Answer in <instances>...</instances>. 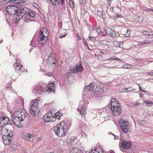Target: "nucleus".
<instances>
[{
	"label": "nucleus",
	"mask_w": 153,
	"mask_h": 153,
	"mask_svg": "<svg viewBox=\"0 0 153 153\" xmlns=\"http://www.w3.org/2000/svg\"><path fill=\"white\" fill-rule=\"evenodd\" d=\"M39 101V100L35 99L33 100L32 102L33 103L31 105L30 109V112L31 114L34 117L37 115V114L39 111L38 110Z\"/></svg>",
	"instance_id": "obj_1"
},
{
	"label": "nucleus",
	"mask_w": 153,
	"mask_h": 153,
	"mask_svg": "<svg viewBox=\"0 0 153 153\" xmlns=\"http://www.w3.org/2000/svg\"><path fill=\"white\" fill-rule=\"evenodd\" d=\"M27 114V111L25 109H19L15 111L13 116L14 118L17 117L24 120Z\"/></svg>",
	"instance_id": "obj_2"
},
{
	"label": "nucleus",
	"mask_w": 153,
	"mask_h": 153,
	"mask_svg": "<svg viewBox=\"0 0 153 153\" xmlns=\"http://www.w3.org/2000/svg\"><path fill=\"white\" fill-rule=\"evenodd\" d=\"M119 122L121 124L120 127L123 133H126L130 131V123L128 122L120 119Z\"/></svg>",
	"instance_id": "obj_3"
},
{
	"label": "nucleus",
	"mask_w": 153,
	"mask_h": 153,
	"mask_svg": "<svg viewBox=\"0 0 153 153\" xmlns=\"http://www.w3.org/2000/svg\"><path fill=\"white\" fill-rule=\"evenodd\" d=\"M46 85L43 83L40 84L35 86L33 91L37 95H41L45 91Z\"/></svg>",
	"instance_id": "obj_4"
},
{
	"label": "nucleus",
	"mask_w": 153,
	"mask_h": 153,
	"mask_svg": "<svg viewBox=\"0 0 153 153\" xmlns=\"http://www.w3.org/2000/svg\"><path fill=\"white\" fill-rule=\"evenodd\" d=\"M53 130L55 134L59 137H62L66 135V133L65 131L62 129L59 125L56 124L53 128Z\"/></svg>",
	"instance_id": "obj_5"
},
{
	"label": "nucleus",
	"mask_w": 153,
	"mask_h": 153,
	"mask_svg": "<svg viewBox=\"0 0 153 153\" xmlns=\"http://www.w3.org/2000/svg\"><path fill=\"white\" fill-rule=\"evenodd\" d=\"M9 133V135L6 136H4L2 137L3 142L6 145H8L10 143L12 139V137L13 135V133L12 131H10Z\"/></svg>",
	"instance_id": "obj_6"
},
{
	"label": "nucleus",
	"mask_w": 153,
	"mask_h": 153,
	"mask_svg": "<svg viewBox=\"0 0 153 153\" xmlns=\"http://www.w3.org/2000/svg\"><path fill=\"white\" fill-rule=\"evenodd\" d=\"M18 9L17 7L14 5L7 6L6 8L7 12L10 15H13L16 13V11Z\"/></svg>",
	"instance_id": "obj_7"
},
{
	"label": "nucleus",
	"mask_w": 153,
	"mask_h": 153,
	"mask_svg": "<svg viewBox=\"0 0 153 153\" xmlns=\"http://www.w3.org/2000/svg\"><path fill=\"white\" fill-rule=\"evenodd\" d=\"M86 88L89 91H94V92H97L98 91V88L97 84L94 83H91L86 87Z\"/></svg>",
	"instance_id": "obj_8"
},
{
	"label": "nucleus",
	"mask_w": 153,
	"mask_h": 153,
	"mask_svg": "<svg viewBox=\"0 0 153 153\" xmlns=\"http://www.w3.org/2000/svg\"><path fill=\"white\" fill-rule=\"evenodd\" d=\"M83 70L82 66L80 65L78 66L70 69L68 72L71 75L72 73H75L76 72H81Z\"/></svg>",
	"instance_id": "obj_9"
},
{
	"label": "nucleus",
	"mask_w": 153,
	"mask_h": 153,
	"mask_svg": "<svg viewBox=\"0 0 153 153\" xmlns=\"http://www.w3.org/2000/svg\"><path fill=\"white\" fill-rule=\"evenodd\" d=\"M112 113L114 115L117 116L120 114L122 111L120 105H117L116 106L111 107Z\"/></svg>",
	"instance_id": "obj_10"
},
{
	"label": "nucleus",
	"mask_w": 153,
	"mask_h": 153,
	"mask_svg": "<svg viewBox=\"0 0 153 153\" xmlns=\"http://www.w3.org/2000/svg\"><path fill=\"white\" fill-rule=\"evenodd\" d=\"M33 134H31L25 132H24L22 133V138L26 141H32L33 140Z\"/></svg>",
	"instance_id": "obj_11"
},
{
	"label": "nucleus",
	"mask_w": 153,
	"mask_h": 153,
	"mask_svg": "<svg viewBox=\"0 0 153 153\" xmlns=\"http://www.w3.org/2000/svg\"><path fill=\"white\" fill-rule=\"evenodd\" d=\"M14 118L13 121V123L18 128H21L22 127V125L24 120L21 119Z\"/></svg>",
	"instance_id": "obj_12"
},
{
	"label": "nucleus",
	"mask_w": 153,
	"mask_h": 153,
	"mask_svg": "<svg viewBox=\"0 0 153 153\" xmlns=\"http://www.w3.org/2000/svg\"><path fill=\"white\" fill-rule=\"evenodd\" d=\"M55 85L53 82H51L49 83L46 88V90L48 93H53L54 92L55 89Z\"/></svg>",
	"instance_id": "obj_13"
},
{
	"label": "nucleus",
	"mask_w": 153,
	"mask_h": 153,
	"mask_svg": "<svg viewBox=\"0 0 153 153\" xmlns=\"http://www.w3.org/2000/svg\"><path fill=\"white\" fill-rule=\"evenodd\" d=\"M107 35H108L112 37H117L119 34L118 33L116 32L114 30L111 29L110 28H106Z\"/></svg>",
	"instance_id": "obj_14"
},
{
	"label": "nucleus",
	"mask_w": 153,
	"mask_h": 153,
	"mask_svg": "<svg viewBox=\"0 0 153 153\" xmlns=\"http://www.w3.org/2000/svg\"><path fill=\"white\" fill-rule=\"evenodd\" d=\"M17 8L18 9H17V11H16V13L19 18H21L26 13V11L22 7H17Z\"/></svg>",
	"instance_id": "obj_15"
},
{
	"label": "nucleus",
	"mask_w": 153,
	"mask_h": 153,
	"mask_svg": "<svg viewBox=\"0 0 153 153\" xmlns=\"http://www.w3.org/2000/svg\"><path fill=\"white\" fill-rule=\"evenodd\" d=\"M49 32L47 29L45 27L42 28L40 30L39 35L48 37Z\"/></svg>",
	"instance_id": "obj_16"
},
{
	"label": "nucleus",
	"mask_w": 153,
	"mask_h": 153,
	"mask_svg": "<svg viewBox=\"0 0 153 153\" xmlns=\"http://www.w3.org/2000/svg\"><path fill=\"white\" fill-rule=\"evenodd\" d=\"M48 40V37L42 35H39L38 38L39 43L41 45L47 42Z\"/></svg>",
	"instance_id": "obj_17"
},
{
	"label": "nucleus",
	"mask_w": 153,
	"mask_h": 153,
	"mask_svg": "<svg viewBox=\"0 0 153 153\" xmlns=\"http://www.w3.org/2000/svg\"><path fill=\"white\" fill-rule=\"evenodd\" d=\"M86 105H82L80 106H79L78 108H77V110L79 112L80 114L81 115H82V117H83V115L85 116V115L86 114Z\"/></svg>",
	"instance_id": "obj_18"
},
{
	"label": "nucleus",
	"mask_w": 153,
	"mask_h": 153,
	"mask_svg": "<svg viewBox=\"0 0 153 153\" xmlns=\"http://www.w3.org/2000/svg\"><path fill=\"white\" fill-rule=\"evenodd\" d=\"M131 143L130 141H123L122 143V147L125 149H129L131 146Z\"/></svg>",
	"instance_id": "obj_19"
},
{
	"label": "nucleus",
	"mask_w": 153,
	"mask_h": 153,
	"mask_svg": "<svg viewBox=\"0 0 153 153\" xmlns=\"http://www.w3.org/2000/svg\"><path fill=\"white\" fill-rule=\"evenodd\" d=\"M9 131V130L7 129L5 126L3 127L1 131V134L2 137L4 136H6L9 135V134H10Z\"/></svg>",
	"instance_id": "obj_20"
},
{
	"label": "nucleus",
	"mask_w": 153,
	"mask_h": 153,
	"mask_svg": "<svg viewBox=\"0 0 153 153\" xmlns=\"http://www.w3.org/2000/svg\"><path fill=\"white\" fill-rule=\"evenodd\" d=\"M52 113H46L43 117V119L44 122L46 123L48 122L51 120Z\"/></svg>",
	"instance_id": "obj_21"
},
{
	"label": "nucleus",
	"mask_w": 153,
	"mask_h": 153,
	"mask_svg": "<svg viewBox=\"0 0 153 153\" xmlns=\"http://www.w3.org/2000/svg\"><path fill=\"white\" fill-rule=\"evenodd\" d=\"M1 122L0 123V125L1 124L3 125H6L8 123V122H10V119L9 118L7 117H2L0 118Z\"/></svg>",
	"instance_id": "obj_22"
},
{
	"label": "nucleus",
	"mask_w": 153,
	"mask_h": 153,
	"mask_svg": "<svg viewBox=\"0 0 153 153\" xmlns=\"http://www.w3.org/2000/svg\"><path fill=\"white\" fill-rule=\"evenodd\" d=\"M103 150L101 147L92 149L90 152H87L86 153H103Z\"/></svg>",
	"instance_id": "obj_23"
},
{
	"label": "nucleus",
	"mask_w": 153,
	"mask_h": 153,
	"mask_svg": "<svg viewBox=\"0 0 153 153\" xmlns=\"http://www.w3.org/2000/svg\"><path fill=\"white\" fill-rule=\"evenodd\" d=\"M69 153H83L82 151L76 147L71 148L70 150Z\"/></svg>",
	"instance_id": "obj_24"
},
{
	"label": "nucleus",
	"mask_w": 153,
	"mask_h": 153,
	"mask_svg": "<svg viewBox=\"0 0 153 153\" xmlns=\"http://www.w3.org/2000/svg\"><path fill=\"white\" fill-rule=\"evenodd\" d=\"M57 124L59 125L60 126V127L64 130V131H65V132L67 131V124L65 121H62L60 123Z\"/></svg>",
	"instance_id": "obj_25"
},
{
	"label": "nucleus",
	"mask_w": 153,
	"mask_h": 153,
	"mask_svg": "<svg viewBox=\"0 0 153 153\" xmlns=\"http://www.w3.org/2000/svg\"><path fill=\"white\" fill-rule=\"evenodd\" d=\"M15 70L17 72H19L20 73L22 72L23 68L21 64H18L15 65Z\"/></svg>",
	"instance_id": "obj_26"
},
{
	"label": "nucleus",
	"mask_w": 153,
	"mask_h": 153,
	"mask_svg": "<svg viewBox=\"0 0 153 153\" xmlns=\"http://www.w3.org/2000/svg\"><path fill=\"white\" fill-rule=\"evenodd\" d=\"M111 107L116 106L117 105H120L119 104L118 101L117 99L115 98H112L111 100Z\"/></svg>",
	"instance_id": "obj_27"
},
{
	"label": "nucleus",
	"mask_w": 153,
	"mask_h": 153,
	"mask_svg": "<svg viewBox=\"0 0 153 153\" xmlns=\"http://www.w3.org/2000/svg\"><path fill=\"white\" fill-rule=\"evenodd\" d=\"M56 62V59L55 58H53V57H48V63L50 64H55Z\"/></svg>",
	"instance_id": "obj_28"
},
{
	"label": "nucleus",
	"mask_w": 153,
	"mask_h": 153,
	"mask_svg": "<svg viewBox=\"0 0 153 153\" xmlns=\"http://www.w3.org/2000/svg\"><path fill=\"white\" fill-rule=\"evenodd\" d=\"M62 114L58 111L53 116V117L54 118L59 120L60 118L61 117L62 115Z\"/></svg>",
	"instance_id": "obj_29"
},
{
	"label": "nucleus",
	"mask_w": 153,
	"mask_h": 153,
	"mask_svg": "<svg viewBox=\"0 0 153 153\" xmlns=\"http://www.w3.org/2000/svg\"><path fill=\"white\" fill-rule=\"evenodd\" d=\"M76 140V138L74 136H71L69 139V142L68 143V144H70L71 145L72 144L74 143L75 141Z\"/></svg>",
	"instance_id": "obj_30"
},
{
	"label": "nucleus",
	"mask_w": 153,
	"mask_h": 153,
	"mask_svg": "<svg viewBox=\"0 0 153 153\" xmlns=\"http://www.w3.org/2000/svg\"><path fill=\"white\" fill-rule=\"evenodd\" d=\"M116 60V61H121V59H119V58H117V57H116V56H114V57H111L108 59H105V60H104V61H107V60Z\"/></svg>",
	"instance_id": "obj_31"
},
{
	"label": "nucleus",
	"mask_w": 153,
	"mask_h": 153,
	"mask_svg": "<svg viewBox=\"0 0 153 153\" xmlns=\"http://www.w3.org/2000/svg\"><path fill=\"white\" fill-rule=\"evenodd\" d=\"M151 33L148 31H144L141 32V33L145 36H147L148 38H149V36L150 35Z\"/></svg>",
	"instance_id": "obj_32"
},
{
	"label": "nucleus",
	"mask_w": 153,
	"mask_h": 153,
	"mask_svg": "<svg viewBox=\"0 0 153 153\" xmlns=\"http://www.w3.org/2000/svg\"><path fill=\"white\" fill-rule=\"evenodd\" d=\"M27 15L29 16L33 17H35L36 16V13L34 11H30L27 13Z\"/></svg>",
	"instance_id": "obj_33"
},
{
	"label": "nucleus",
	"mask_w": 153,
	"mask_h": 153,
	"mask_svg": "<svg viewBox=\"0 0 153 153\" xmlns=\"http://www.w3.org/2000/svg\"><path fill=\"white\" fill-rule=\"evenodd\" d=\"M153 42V41L152 40L149 41L148 40H145L140 43L141 45H143L144 44L152 43Z\"/></svg>",
	"instance_id": "obj_34"
},
{
	"label": "nucleus",
	"mask_w": 153,
	"mask_h": 153,
	"mask_svg": "<svg viewBox=\"0 0 153 153\" xmlns=\"http://www.w3.org/2000/svg\"><path fill=\"white\" fill-rule=\"evenodd\" d=\"M122 30L123 31H126V33L124 35H125V36L127 37H128L130 36V31L128 29L127 30L126 29H123Z\"/></svg>",
	"instance_id": "obj_35"
},
{
	"label": "nucleus",
	"mask_w": 153,
	"mask_h": 153,
	"mask_svg": "<svg viewBox=\"0 0 153 153\" xmlns=\"http://www.w3.org/2000/svg\"><path fill=\"white\" fill-rule=\"evenodd\" d=\"M19 101H18V103L20 104L22 106L24 105V100L22 97H20L19 98Z\"/></svg>",
	"instance_id": "obj_36"
},
{
	"label": "nucleus",
	"mask_w": 153,
	"mask_h": 153,
	"mask_svg": "<svg viewBox=\"0 0 153 153\" xmlns=\"http://www.w3.org/2000/svg\"><path fill=\"white\" fill-rule=\"evenodd\" d=\"M106 28L104 30H103V31H101L100 32H98L99 34L102 36H105L107 35V33H106Z\"/></svg>",
	"instance_id": "obj_37"
},
{
	"label": "nucleus",
	"mask_w": 153,
	"mask_h": 153,
	"mask_svg": "<svg viewBox=\"0 0 153 153\" xmlns=\"http://www.w3.org/2000/svg\"><path fill=\"white\" fill-rule=\"evenodd\" d=\"M53 5H57L59 3V0H50Z\"/></svg>",
	"instance_id": "obj_38"
},
{
	"label": "nucleus",
	"mask_w": 153,
	"mask_h": 153,
	"mask_svg": "<svg viewBox=\"0 0 153 153\" xmlns=\"http://www.w3.org/2000/svg\"><path fill=\"white\" fill-rule=\"evenodd\" d=\"M113 43H114V46H115L117 47L121 48V47H120L121 43H120L118 41H114V42Z\"/></svg>",
	"instance_id": "obj_39"
},
{
	"label": "nucleus",
	"mask_w": 153,
	"mask_h": 153,
	"mask_svg": "<svg viewBox=\"0 0 153 153\" xmlns=\"http://www.w3.org/2000/svg\"><path fill=\"white\" fill-rule=\"evenodd\" d=\"M8 85L7 84V89L8 90L11 91L13 90L12 87L11 86V82H9L8 83Z\"/></svg>",
	"instance_id": "obj_40"
},
{
	"label": "nucleus",
	"mask_w": 153,
	"mask_h": 153,
	"mask_svg": "<svg viewBox=\"0 0 153 153\" xmlns=\"http://www.w3.org/2000/svg\"><path fill=\"white\" fill-rule=\"evenodd\" d=\"M125 91H123V92H125L126 93L131 92L133 91V89L131 88H127L124 89Z\"/></svg>",
	"instance_id": "obj_41"
},
{
	"label": "nucleus",
	"mask_w": 153,
	"mask_h": 153,
	"mask_svg": "<svg viewBox=\"0 0 153 153\" xmlns=\"http://www.w3.org/2000/svg\"><path fill=\"white\" fill-rule=\"evenodd\" d=\"M74 3L72 0H70L69 2V6L72 8L74 7Z\"/></svg>",
	"instance_id": "obj_42"
},
{
	"label": "nucleus",
	"mask_w": 153,
	"mask_h": 153,
	"mask_svg": "<svg viewBox=\"0 0 153 153\" xmlns=\"http://www.w3.org/2000/svg\"><path fill=\"white\" fill-rule=\"evenodd\" d=\"M138 122L140 124L142 125H144L146 123L145 121L144 120H139Z\"/></svg>",
	"instance_id": "obj_43"
},
{
	"label": "nucleus",
	"mask_w": 153,
	"mask_h": 153,
	"mask_svg": "<svg viewBox=\"0 0 153 153\" xmlns=\"http://www.w3.org/2000/svg\"><path fill=\"white\" fill-rule=\"evenodd\" d=\"M20 61L19 59H17L16 62L14 63V64L13 65V66H14L15 65H18V64H21L20 63Z\"/></svg>",
	"instance_id": "obj_44"
},
{
	"label": "nucleus",
	"mask_w": 153,
	"mask_h": 153,
	"mask_svg": "<svg viewBox=\"0 0 153 153\" xmlns=\"http://www.w3.org/2000/svg\"><path fill=\"white\" fill-rule=\"evenodd\" d=\"M89 39L92 41L93 42H95L96 41V39L94 37H92V36H90L89 37Z\"/></svg>",
	"instance_id": "obj_45"
},
{
	"label": "nucleus",
	"mask_w": 153,
	"mask_h": 153,
	"mask_svg": "<svg viewBox=\"0 0 153 153\" xmlns=\"http://www.w3.org/2000/svg\"><path fill=\"white\" fill-rule=\"evenodd\" d=\"M10 1L13 2L14 4H19L20 3L19 1V0H10Z\"/></svg>",
	"instance_id": "obj_46"
},
{
	"label": "nucleus",
	"mask_w": 153,
	"mask_h": 153,
	"mask_svg": "<svg viewBox=\"0 0 153 153\" xmlns=\"http://www.w3.org/2000/svg\"><path fill=\"white\" fill-rule=\"evenodd\" d=\"M133 61H134L136 62H142L143 60L142 59H132Z\"/></svg>",
	"instance_id": "obj_47"
},
{
	"label": "nucleus",
	"mask_w": 153,
	"mask_h": 153,
	"mask_svg": "<svg viewBox=\"0 0 153 153\" xmlns=\"http://www.w3.org/2000/svg\"><path fill=\"white\" fill-rule=\"evenodd\" d=\"M56 54L54 53H52L50 55L49 57H53V58H55Z\"/></svg>",
	"instance_id": "obj_48"
},
{
	"label": "nucleus",
	"mask_w": 153,
	"mask_h": 153,
	"mask_svg": "<svg viewBox=\"0 0 153 153\" xmlns=\"http://www.w3.org/2000/svg\"><path fill=\"white\" fill-rule=\"evenodd\" d=\"M101 13L100 12H98L97 13V15L98 16H99L100 17L103 18V17H104V15L103 14V13H101V14H100Z\"/></svg>",
	"instance_id": "obj_49"
},
{
	"label": "nucleus",
	"mask_w": 153,
	"mask_h": 153,
	"mask_svg": "<svg viewBox=\"0 0 153 153\" xmlns=\"http://www.w3.org/2000/svg\"><path fill=\"white\" fill-rule=\"evenodd\" d=\"M32 6L34 7L37 9L39 7L38 5L36 3H33Z\"/></svg>",
	"instance_id": "obj_50"
},
{
	"label": "nucleus",
	"mask_w": 153,
	"mask_h": 153,
	"mask_svg": "<svg viewBox=\"0 0 153 153\" xmlns=\"http://www.w3.org/2000/svg\"><path fill=\"white\" fill-rule=\"evenodd\" d=\"M125 66H126V67L128 68H126L127 69H130L132 68L133 66H132L131 65H126Z\"/></svg>",
	"instance_id": "obj_51"
},
{
	"label": "nucleus",
	"mask_w": 153,
	"mask_h": 153,
	"mask_svg": "<svg viewBox=\"0 0 153 153\" xmlns=\"http://www.w3.org/2000/svg\"><path fill=\"white\" fill-rule=\"evenodd\" d=\"M66 82L65 81H61L60 82H59V84L60 85H65V84L64 83V82Z\"/></svg>",
	"instance_id": "obj_52"
},
{
	"label": "nucleus",
	"mask_w": 153,
	"mask_h": 153,
	"mask_svg": "<svg viewBox=\"0 0 153 153\" xmlns=\"http://www.w3.org/2000/svg\"><path fill=\"white\" fill-rule=\"evenodd\" d=\"M67 35V34H66L65 33L64 34H62L59 36V38H62L63 37L66 36Z\"/></svg>",
	"instance_id": "obj_53"
},
{
	"label": "nucleus",
	"mask_w": 153,
	"mask_h": 153,
	"mask_svg": "<svg viewBox=\"0 0 153 153\" xmlns=\"http://www.w3.org/2000/svg\"><path fill=\"white\" fill-rule=\"evenodd\" d=\"M144 102H145L146 103H148V104H152V102L150 100H148L147 101H144Z\"/></svg>",
	"instance_id": "obj_54"
},
{
	"label": "nucleus",
	"mask_w": 153,
	"mask_h": 153,
	"mask_svg": "<svg viewBox=\"0 0 153 153\" xmlns=\"http://www.w3.org/2000/svg\"><path fill=\"white\" fill-rule=\"evenodd\" d=\"M83 42L84 45L85 46L88 45L87 42H86V40L85 39H83Z\"/></svg>",
	"instance_id": "obj_55"
},
{
	"label": "nucleus",
	"mask_w": 153,
	"mask_h": 153,
	"mask_svg": "<svg viewBox=\"0 0 153 153\" xmlns=\"http://www.w3.org/2000/svg\"><path fill=\"white\" fill-rule=\"evenodd\" d=\"M121 150L123 151L124 152H125V153H132V152L131 151V152H130V150H126V151H124L123 150H122L121 149Z\"/></svg>",
	"instance_id": "obj_56"
},
{
	"label": "nucleus",
	"mask_w": 153,
	"mask_h": 153,
	"mask_svg": "<svg viewBox=\"0 0 153 153\" xmlns=\"http://www.w3.org/2000/svg\"><path fill=\"white\" fill-rule=\"evenodd\" d=\"M114 136V140H117L118 139V137L117 136H116L114 134H111Z\"/></svg>",
	"instance_id": "obj_57"
},
{
	"label": "nucleus",
	"mask_w": 153,
	"mask_h": 153,
	"mask_svg": "<svg viewBox=\"0 0 153 153\" xmlns=\"http://www.w3.org/2000/svg\"><path fill=\"white\" fill-rule=\"evenodd\" d=\"M37 141H41L42 139V137H37Z\"/></svg>",
	"instance_id": "obj_58"
},
{
	"label": "nucleus",
	"mask_w": 153,
	"mask_h": 153,
	"mask_svg": "<svg viewBox=\"0 0 153 153\" xmlns=\"http://www.w3.org/2000/svg\"><path fill=\"white\" fill-rule=\"evenodd\" d=\"M100 27L97 28V29L96 30V31L97 33L98 34H99V32H100L101 31H100Z\"/></svg>",
	"instance_id": "obj_59"
},
{
	"label": "nucleus",
	"mask_w": 153,
	"mask_h": 153,
	"mask_svg": "<svg viewBox=\"0 0 153 153\" xmlns=\"http://www.w3.org/2000/svg\"><path fill=\"white\" fill-rule=\"evenodd\" d=\"M108 0V4L109 6H110L111 3L112 1V0Z\"/></svg>",
	"instance_id": "obj_60"
},
{
	"label": "nucleus",
	"mask_w": 153,
	"mask_h": 153,
	"mask_svg": "<svg viewBox=\"0 0 153 153\" xmlns=\"http://www.w3.org/2000/svg\"><path fill=\"white\" fill-rule=\"evenodd\" d=\"M68 123H69V124H68V127L69 126L70 127L71 126V120H70V121L68 120Z\"/></svg>",
	"instance_id": "obj_61"
},
{
	"label": "nucleus",
	"mask_w": 153,
	"mask_h": 153,
	"mask_svg": "<svg viewBox=\"0 0 153 153\" xmlns=\"http://www.w3.org/2000/svg\"><path fill=\"white\" fill-rule=\"evenodd\" d=\"M153 38V33H151L150 35L149 36V39H151Z\"/></svg>",
	"instance_id": "obj_62"
},
{
	"label": "nucleus",
	"mask_w": 153,
	"mask_h": 153,
	"mask_svg": "<svg viewBox=\"0 0 153 153\" xmlns=\"http://www.w3.org/2000/svg\"><path fill=\"white\" fill-rule=\"evenodd\" d=\"M140 104V103L138 102H137L136 103H134V104H133V105L134 106H135V105H139Z\"/></svg>",
	"instance_id": "obj_63"
},
{
	"label": "nucleus",
	"mask_w": 153,
	"mask_h": 153,
	"mask_svg": "<svg viewBox=\"0 0 153 153\" xmlns=\"http://www.w3.org/2000/svg\"><path fill=\"white\" fill-rule=\"evenodd\" d=\"M147 74L148 75H151V76H153V72H148L147 73Z\"/></svg>",
	"instance_id": "obj_64"
}]
</instances>
